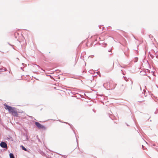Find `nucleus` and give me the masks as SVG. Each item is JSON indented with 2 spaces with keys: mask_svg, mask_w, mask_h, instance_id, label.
I'll return each mask as SVG.
<instances>
[{
  "mask_svg": "<svg viewBox=\"0 0 158 158\" xmlns=\"http://www.w3.org/2000/svg\"><path fill=\"white\" fill-rule=\"evenodd\" d=\"M4 106H5V109L8 110L10 113L11 114L14 116L16 117L18 116V112L16 110L15 108L8 106L6 104H4Z\"/></svg>",
  "mask_w": 158,
  "mask_h": 158,
  "instance_id": "obj_1",
  "label": "nucleus"
},
{
  "mask_svg": "<svg viewBox=\"0 0 158 158\" xmlns=\"http://www.w3.org/2000/svg\"><path fill=\"white\" fill-rule=\"evenodd\" d=\"M35 124L39 129H42L43 130H45L46 129V127L44 126L41 125L40 123L38 122H35Z\"/></svg>",
  "mask_w": 158,
  "mask_h": 158,
  "instance_id": "obj_2",
  "label": "nucleus"
},
{
  "mask_svg": "<svg viewBox=\"0 0 158 158\" xmlns=\"http://www.w3.org/2000/svg\"><path fill=\"white\" fill-rule=\"evenodd\" d=\"M0 146L4 148H6L7 147V144L4 142H2L0 144Z\"/></svg>",
  "mask_w": 158,
  "mask_h": 158,
  "instance_id": "obj_3",
  "label": "nucleus"
},
{
  "mask_svg": "<svg viewBox=\"0 0 158 158\" xmlns=\"http://www.w3.org/2000/svg\"><path fill=\"white\" fill-rule=\"evenodd\" d=\"M10 158H14V156L12 153H10Z\"/></svg>",
  "mask_w": 158,
  "mask_h": 158,
  "instance_id": "obj_4",
  "label": "nucleus"
},
{
  "mask_svg": "<svg viewBox=\"0 0 158 158\" xmlns=\"http://www.w3.org/2000/svg\"><path fill=\"white\" fill-rule=\"evenodd\" d=\"M22 149L25 151H26V149L23 146H22Z\"/></svg>",
  "mask_w": 158,
  "mask_h": 158,
  "instance_id": "obj_5",
  "label": "nucleus"
},
{
  "mask_svg": "<svg viewBox=\"0 0 158 158\" xmlns=\"http://www.w3.org/2000/svg\"><path fill=\"white\" fill-rule=\"evenodd\" d=\"M4 71H0V72L6 71V69H4Z\"/></svg>",
  "mask_w": 158,
  "mask_h": 158,
  "instance_id": "obj_6",
  "label": "nucleus"
},
{
  "mask_svg": "<svg viewBox=\"0 0 158 158\" xmlns=\"http://www.w3.org/2000/svg\"><path fill=\"white\" fill-rule=\"evenodd\" d=\"M2 69H0V70H2Z\"/></svg>",
  "mask_w": 158,
  "mask_h": 158,
  "instance_id": "obj_7",
  "label": "nucleus"
},
{
  "mask_svg": "<svg viewBox=\"0 0 158 158\" xmlns=\"http://www.w3.org/2000/svg\"><path fill=\"white\" fill-rule=\"evenodd\" d=\"M110 82H112V81H110Z\"/></svg>",
  "mask_w": 158,
  "mask_h": 158,
  "instance_id": "obj_8",
  "label": "nucleus"
}]
</instances>
